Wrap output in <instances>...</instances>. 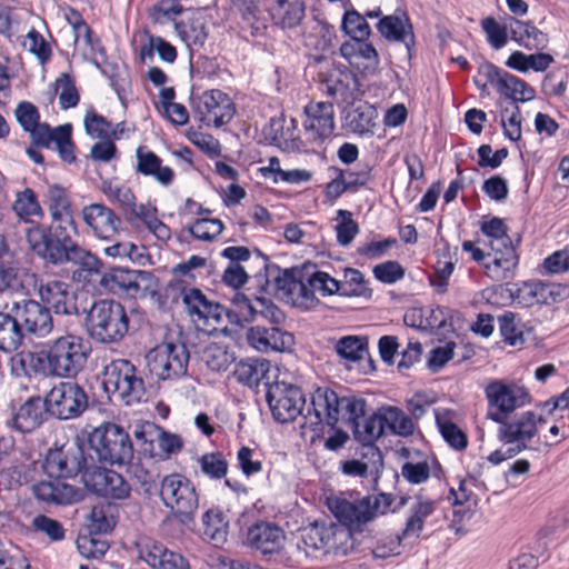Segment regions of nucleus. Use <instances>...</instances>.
I'll use <instances>...</instances> for the list:
<instances>
[{
	"label": "nucleus",
	"instance_id": "nucleus-58",
	"mask_svg": "<svg viewBox=\"0 0 569 569\" xmlns=\"http://www.w3.org/2000/svg\"><path fill=\"white\" fill-rule=\"evenodd\" d=\"M223 229L221 220L216 218H199L190 227L189 232L198 240L211 241Z\"/></svg>",
	"mask_w": 569,
	"mask_h": 569
},
{
	"label": "nucleus",
	"instance_id": "nucleus-12",
	"mask_svg": "<svg viewBox=\"0 0 569 569\" xmlns=\"http://www.w3.org/2000/svg\"><path fill=\"white\" fill-rule=\"evenodd\" d=\"M189 352L183 343L166 342L156 346L147 355L151 375L160 380H173L187 373Z\"/></svg>",
	"mask_w": 569,
	"mask_h": 569
},
{
	"label": "nucleus",
	"instance_id": "nucleus-18",
	"mask_svg": "<svg viewBox=\"0 0 569 569\" xmlns=\"http://www.w3.org/2000/svg\"><path fill=\"white\" fill-rule=\"evenodd\" d=\"M251 268L256 269L253 278L260 292L282 291L289 293L295 287L292 276L270 262L259 249L251 250Z\"/></svg>",
	"mask_w": 569,
	"mask_h": 569
},
{
	"label": "nucleus",
	"instance_id": "nucleus-55",
	"mask_svg": "<svg viewBox=\"0 0 569 569\" xmlns=\"http://www.w3.org/2000/svg\"><path fill=\"white\" fill-rule=\"evenodd\" d=\"M359 233V226L352 219L351 212L347 210L337 211L336 236L337 241L341 246H349L355 237Z\"/></svg>",
	"mask_w": 569,
	"mask_h": 569
},
{
	"label": "nucleus",
	"instance_id": "nucleus-59",
	"mask_svg": "<svg viewBox=\"0 0 569 569\" xmlns=\"http://www.w3.org/2000/svg\"><path fill=\"white\" fill-rule=\"evenodd\" d=\"M198 462L201 471L211 479H221L227 475L228 463L219 452L206 453Z\"/></svg>",
	"mask_w": 569,
	"mask_h": 569
},
{
	"label": "nucleus",
	"instance_id": "nucleus-27",
	"mask_svg": "<svg viewBox=\"0 0 569 569\" xmlns=\"http://www.w3.org/2000/svg\"><path fill=\"white\" fill-rule=\"evenodd\" d=\"M174 30L190 51L202 48L209 36L201 12L186 13L181 20L174 22Z\"/></svg>",
	"mask_w": 569,
	"mask_h": 569
},
{
	"label": "nucleus",
	"instance_id": "nucleus-50",
	"mask_svg": "<svg viewBox=\"0 0 569 569\" xmlns=\"http://www.w3.org/2000/svg\"><path fill=\"white\" fill-rule=\"evenodd\" d=\"M480 230L485 236L483 246L491 248L512 246L510 238L507 232V227L503 220L499 218H491L488 221H483L480 226Z\"/></svg>",
	"mask_w": 569,
	"mask_h": 569
},
{
	"label": "nucleus",
	"instance_id": "nucleus-39",
	"mask_svg": "<svg viewBox=\"0 0 569 569\" xmlns=\"http://www.w3.org/2000/svg\"><path fill=\"white\" fill-rule=\"evenodd\" d=\"M377 29L388 40L407 42L412 39V27L403 12L383 17Z\"/></svg>",
	"mask_w": 569,
	"mask_h": 569
},
{
	"label": "nucleus",
	"instance_id": "nucleus-46",
	"mask_svg": "<svg viewBox=\"0 0 569 569\" xmlns=\"http://www.w3.org/2000/svg\"><path fill=\"white\" fill-rule=\"evenodd\" d=\"M433 510V500L425 497H417L415 503L411 506V515L406 522L403 535L419 537L423 530L425 519L428 518Z\"/></svg>",
	"mask_w": 569,
	"mask_h": 569
},
{
	"label": "nucleus",
	"instance_id": "nucleus-14",
	"mask_svg": "<svg viewBox=\"0 0 569 569\" xmlns=\"http://www.w3.org/2000/svg\"><path fill=\"white\" fill-rule=\"evenodd\" d=\"M47 410L59 419H72L88 406L84 390L72 381H61L48 392L44 399Z\"/></svg>",
	"mask_w": 569,
	"mask_h": 569
},
{
	"label": "nucleus",
	"instance_id": "nucleus-56",
	"mask_svg": "<svg viewBox=\"0 0 569 569\" xmlns=\"http://www.w3.org/2000/svg\"><path fill=\"white\" fill-rule=\"evenodd\" d=\"M201 360L213 371L226 370L231 362V356L226 347L218 343H211L202 350Z\"/></svg>",
	"mask_w": 569,
	"mask_h": 569
},
{
	"label": "nucleus",
	"instance_id": "nucleus-43",
	"mask_svg": "<svg viewBox=\"0 0 569 569\" xmlns=\"http://www.w3.org/2000/svg\"><path fill=\"white\" fill-rule=\"evenodd\" d=\"M437 427L445 441L455 450L462 451L468 446L467 435L449 418L448 410H436Z\"/></svg>",
	"mask_w": 569,
	"mask_h": 569
},
{
	"label": "nucleus",
	"instance_id": "nucleus-7",
	"mask_svg": "<svg viewBox=\"0 0 569 569\" xmlns=\"http://www.w3.org/2000/svg\"><path fill=\"white\" fill-rule=\"evenodd\" d=\"M487 401V419L501 423L520 408L531 403L529 389L517 381L492 379L483 388Z\"/></svg>",
	"mask_w": 569,
	"mask_h": 569
},
{
	"label": "nucleus",
	"instance_id": "nucleus-53",
	"mask_svg": "<svg viewBox=\"0 0 569 569\" xmlns=\"http://www.w3.org/2000/svg\"><path fill=\"white\" fill-rule=\"evenodd\" d=\"M227 310L219 303L209 301L206 309L196 318L194 323L200 327L203 331L209 333L216 331H222V318L226 316Z\"/></svg>",
	"mask_w": 569,
	"mask_h": 569
},
{
	"label": "nucleus",
	"instance_id": "nucleus-22",
	"mask_svg": "<svg viewBox=\"0 0 569 569\" xmlns=\"http://www.w3.org/2000/svg\"><path fill=\"white\" fill-rule=\"evenodd\" d=\"M36 287L43 306L52 309L57 315L77 312L76 297L69 283L57 279H41Z\"/></svg>",
	"mask_w": 569,
	"mask_h": 569
},
{
	"label": "nucleus",
	"instance_id": "nucleus-3",
	"mask_svg": "<svg viewBox=\"0 0 569 569\" xmlns=\"http://www.w3.org/2000/svg\"><path fill=\"white\" fill-rule=\"evenodd\" d=\"M14 116L21 128L30 134L33 144L58 151L60 158L66 162L70 163L76 159L70 124L52 129L48 123L40 122L37 107L29 101L18 103Z\"/></svg>",
	"mask_w": 569,
	"mask_h": 569
},
{
	"label": "nucleus",
	"instance_id": "nucleus-49",
	"mask_svg": "<svg viewBox=\"0 0 569 569\" xmlns=\"http://www.w3.org/2000/svg\"><path fill=\"white\" fill-rule=\"evenodd\" d=\"M341 30L353 41L368 40L371 34V29L366 17L360 14L352 7L346 9L342 16Z\"/></svg>",
	"mask_w": 569,
	"mask_h": 569
},
{
	"label": "nucleus",
	"instance_id": "nucleus-41",
	"mask_svg": "<svg viewBox=\"0 0 569 569\" xmlns=\"http://www.w3.org/2000/svg\"><path fill=\"white\" fill-rule=\"evenodd\" d=\"M496 292L513 297V302L522 307L541 305V282L510 283L509 288H498Z\"/></svg>",
	"mask_w": 569,
	"mask_h": 569
},
{
	"label": "nucleus",
	"instance_id": "nucleus-51",
	"mask_svg": "<svg viewBox=\"0 0 569 569\" xmlns=\"http://www.w3.org/2000/svg\"><path fill=\"white\" fill-rule=\"evenodd\" d=\"M352 427L355 438L362 445H371L385 435L378 410L367 419H360Z\"/></svg>",
	"mask_w": 569,
	"mask_h": 569
},
{
	"label": "nucleus",
	"instance_id": "nucleus-28",
	"mask_svg": "<svg viewBox=\"0 0 569 569\" xmlns=\"http://www.w3.org/2000/svg\"><path fill=\"white\" fill-rule=\"evenodd\" d=\"M311 410L319 422L335 426L339 420L341 398L328 387L317 388L310 397Z\"/></svg>",
	"mask_w": 569,
	"mask_h": 569
},
{
	"label": "nucleus",
	"instance_id": "nucleus-23",
	"mask_svg": "<svg viewBox=\"0 0 569 569\" xmlns=\"http://www.w3.org/2000/svg\"><path fill=\"white\" fill-rule=\"evenodd\" d=\"M303 113L302 127L311 140L321 141L333 134L335 110L331 103L311 101Z\"/></svg>",
	"mask_w": 569,
	"mask_h": 569
},
{
	"label": "nucleus",
	"instance_id": "nucleus-8",
	"mask_svg": "<svg viewBox=\"0 0 569 569\" xmlns=\"http://www.w3.org/2000/svg\"><path fill=\"white\" fill-rule=\"evenodd\" d=\"M102 386L111 399L127 406L140 402L146 391L137 368L127 359H116L104 366Z\"/></svg>",
	"mask_w": 569,
	"mask_h": 569
},
{
	"label": "nucleus",
	"instance_id": "nucleus-54",
	"mask_svg": "<svg viewBox=\"0 0 569 569\" xmlns=\"http://www.w3.org/2000/svg\"><path fill=\"white\" fill-rule=\"evenodd\" d=\"M101 191L109 201L118 203L126 210H129L136 201V196L130 188L118 184L112 180H103Z\"/></svg>",
	"mask_w": 569,
	"mask_h": 569
},
{
	"label": "nucleus",
	"instance_id": "nucleus-31",
	"mask_svg": "<svg viewBox=\"0 0 569 569\" xmlns=\"http://www.w3.org/2000/svg\"><path fill=\"white\" fill-rule=\"evenodd\" d=\"M490 262L483 263L485 271L492 280L501 281L513 276L518 257L512 246L491 248Z\"/></svg>",
	"mask_w": 569,
	"mask_h": 569
},
{
	"label": "nucleus",
	"instance_id": "nucleus-48",
	"mask_svg": "<svg viewBox=\"0 0 569 569\" xmlns=\"http://www.w3.org/2000/svg\"><path fill=\"white\" fill-rule=\"evenodd\" d=\"M14 213L20 220L30 222L33 217L41 218L43 210L37 199L34 191L30 188H26L23 191L16 193V200L12 204Z\"/></svg>",
	"mask_w": 569,
	"mask_h": 569
},
{
	"label": "nucleus",
	"instance_id": "nucleus-1",
	"mask_svg": "<svg viewBox=\"0 0 569 569\" xmlns=\"http://www.w3.org/2000/svg\"><path fill=\"white\" fill-rule=\"evenodd\" d=\"M91 345L84 337L66 332L44 343L39 352H20L11 358L16 376L38 373L57 378H74L89 360Z\"/></svg>",
	"mask_w": 569,
	"mask_h": 569
},
{
	"label": "nucleus",
	"instance_id": "nucleus-47",
	"mask_svg": "<svg viewBox=\"0 0 569 569\" xmlns=\"http://www.w3.org/2000/svg\"><path fill=\"white\" fill-rule=\"evenodd\" d=\"M23 333L18 325L16 315L0 311V350L13 351L22 340Z\"/></svg>",
	"mask_w": 569,
	"mask_h": 569
},
{
	"label": "nucleus",
	"instance_id": "nucleus-33",
	"mask_svg": "<svg viewBox=\"0 0 569 569\" xmlns=\"http://www.w3.org/2000/svg\"><path fill=\"white\" fill-rule=\"evenodd\" d=\"M305 11L303 0H276L269 8L272 21L283 29L299 26L305 17Z\"/></svg>",
	"mask_w": 569,
	"mask_h": 569
},
{
	"label": "nucleus",
	"instance_id": "nucleus-26",
	"mask_svg": "<svg viewBox=\"0 0 569 569\" xmlns=\"http://www.w3.org/2000/svg\"><path fill=\"white\" fill-rule=\"evenodd\" d=\"M152 276L143 270H127L122 268H113L100 278V286L110 292L126 291L131 295H139L146 291L147 284Z\"/></svg>",
	"mask_w": 569,
	"mask_h": 569
},
{
	"label": "nucleus",
	"instance_id": "nucleus-2",
	"mask_svg": "<svg viewBox=\"0 0 569 569\" xmlns=\"http://www.w3.org/2000/svg\"><path fill=\"white\" fill-rule=\"evenodd\" d=\"M323 503L337 522L352 536L363 532L377 517L397 510L393 507L395 497L385 492L371 497L361 496L353 490H330L325 492Z\"/></svg>",
	"mask_w": 569,
	"mask_h": 569
},
{
	"label": "nucleus",
	"instance_id": "nucleus-25",
	"mask_svg": "<svg viewBox=\"0 0 569 569\" xmlns=\"http://www.w3.org/2000/svg\"><path fill=\"white\" fill-rule=\"evenodd\" d=\"M486 78L501 96L516 103L527 102L535 98L536 92L532 87L495 66L487 67Z\"/></svg>",
	"mask_w": 569,
	"mask_h": 569
},
{
	"label": "nucleus",
	"instance_id": "nucleus-15",
	"mask_svg": "<svg viewBox=\"0 0 569 569\" xmlns=\"http://www.w3.org/2000/svg\"><path fill=\"white\" fill-rule=\"evenodd\" d=\"M90 463L84 456L82 445L78 440L49 450L44 459L47 472L57 478H69L79 472L83 475Z\"/></svg>",
	"mask_w": 569,
	"mask_h": 569
},
{
	"label": "nucleus",
	"instance_id": "nucleus-6",
	"mask_svg": "<svg viewBox=\"0 0 569 569\" xmlns=\"http://www.w3.org/2000/svg\"><path fill=\"white\" fill-rule=\"evenodd\" d=\"M129 319L123 306L112 299L96 301L87 316L89 336L101 343L119 342L128 332Z\"/></svg>",
	"mask_w": 569,
	"mask_h": 569
},
{
	"label": "nucleus",
	"instance_id": "nucleus-11",
	"mask_svg": "<svg viewBox=\"0 0 569 569\" xmlns=\"http://www.w3.org/2000/svg\"><path fill=\"white\" fill-rule=\"evenodd\" d=\"M159 493L163 505L181 522L187 523L193 519L199 499L194 486L184 476L178 473L166 476L161 480Z\"/></svg>",
	"mask_w": 569,
	"mask_h": 569
},
{
	"label": "nucleus",
	"instance_id": "nucleus-36",
	"mask_svg": "<svg viewBox=\"0 0 569 569\" xmlns=\"http://www.w3.org/2000/svg\"><path fill=\"white\" fill-rule=\"evenodd\" d=\"M382 425L383 433L408 437L413 433L415 423L412 419L396 406H381L377 409Z\"/></svg>",
	"mask_w": 569,
	"mask_h": 569
},
{
	"label": "nucleus",
	"instance_id": "nucleus-19",
	"mask_svg": "<svg viewBox=\"0 0 569 569\" xmlns=\"http://www.w3.org/2000/svg\"><path fill=\"white\" fill-rule=\"evenodd\" d=\"M80 214L90 234L100 241H113L121 232V219L104 203L86 204Z\"/></svg>",
	"mask_w": 569,
	"mask_h": 569
},
{
	"label": "nucleus",
	"instance_id": "nucleus-37",
	"mask_svg": "<svg viewBox=\"0 0 569 569\" xmlns=\"http://www.w3.org/2000/svg\"><path fill=\"white\" fill-rule=\"evenodd\" d=\"M33 495L44 502L69 505L76 500L74 489L60 481H41L32 486Z\"/></svg>",
	"mask_w": 569,
	"mask_h": 569
},
{
	"label": "nucleus",
	"instance_id": "nucleus-38",
	"mask_svg": "<svg viewBox=\"0 0 569 569\" xmlns=\"http://www.w3.org/2000/svg\"><path fill=\"white\" fill-rule=\"evenodd\" d=\"M283 539L282 530L276 526L260 523L251 528V547L262 553H271L278 550Z\"/></svg>",
	"mask_w": 569,
	"mask_h": 569
},
{
	"label": "nucleus",
	"instance_id": "nucleus-21",
	"mask_svg": "<svg viewBox=\"0 0 569 569\" xmlns=\"http://www.w3.org/2000/svg\"><path fill=\"white\" fill-rule=\"evenodd\" d=\"M84 486L98 496L121 500L129 496L130 487L118 472L90 463L82 475Z\"/></svg>",
	"mask_w": 569,
	"mask_h": 569
},
{
	"label": "nucleus",
	"instance_id": "nucleus-10",
	"mask_svg": "<svg viewBox=\"0 0 569 569\" xmlns=\"http://www.w3.org/2000/svg\"><path fill=\"white\" fill-rule=\"evenodd\" d=\"M307 555H347L355 548V536L338 522H316L301 533Z\"/></svg>",
	"mask_w": 569,
	"mask_h": 569
},
{
	"label": "nucleus",
	"instance_id": "nucleus-40",
	"mask_svg": "<svg viewBox=\"0 0 569 569\" xmlns=\"http://www.w3.org/2000/svg\"><path fill=\"white\" fill-rule=\"evenodd\" d=\"M117 506L110 502H99L91 508L87 516L88 529L91 533H107L116 525Z\"/></svg>",
	"mask_w": 569,
	"mask_h": 569
},
{
	"label": "nucleus",
	"instance_id": "nucleus-5",
	"mask_svg": "<svg viewBox=\"0 0 569 569\" xmlns=\"http://www.w3.org/2000/svg\"><path fill=\"white\" fill-rule=\"evenodd\" d=\"M50 218L51 227L36 223L24 232L29 249L43 260L53 257L56 250H66L76 244L73 237L79 234L72 209L52 213Z\"/></svg>",
	"mask_w": 569,
	"mask_h": 569
},
{
	"label": "nucleus",
	"instance_id": "nucleus-57",
	"mask_svg": "<svg viewBox=\"0 0 569 569\" xmlns=\"http://www.w3.org/2000/svg\"><path fill=\"white\" fill-rule=\"evenodd\" d=\"M98 533H91L89 531L88 535H81L77 539V548L80 555L84 558H100L108 550L109 546L107 541L100 537H97Z\"/></svg>",
	"mask_w": 569,
	"mask_h": 569
},
{
	"label": "nucleus",
	"instance_id": "nucleus-4",
	"mask_svg": "<svg viewBox=\"0 0 569 569\" xmlns=\"http://www.w3.org/2000/svg\"><path fill=\"white\" fill-rule=\"evenodd\" d=\"M258 306H251V347L261 352L291 351L295 338L276 325L283 321L282 312L266 298L257 297Z\"/></svg>",
	"mask_w": 569,
	"mask_h": 569
},
{
	"label": "nucleus",
	"instance_id": "nucleus-60",
	"mask_svg": "<svg viewBox=\"0 0 569 569\" xmlns=\"http://www.w3.org/2000/svg\"><path fill=\"white\" fill-rule=\"evenodd\" d=\"M74 37V47L82 51L84 57H92L102 49L97 40L92 38V31L87 23H79L72 29Z\"/></svg>",
	"mask_w": 569,
	"mask_h": 569
},
{
	"label": "nucleus",
	"instance_id": "nucleus-9",
	"mask_svg": "<svg viewBox=\"0 0 569 569\" xmlns=\"http://www.w3.org/2000/svg\"><path fill=\"white\" fill-rule=\"evenodd\" d=\"M88 443L101 462L121 466L133 457L128 432L116 423L106 422L93 428L88 435Z\"/></svg>",
	"mask_w": 569,
	"mask_h": 569
},
{
	"label": "nucleus",
	"instance_id": "nucleus-44",
	"mask_svg": "<svg viewBox=\"0 0 569 569\" xmlns=\"http://www.w3.org/2000/svg\"><path fill=\"white\" fill-rule=\"evenodd\" d=\"M335 350L347 362H359L368 356V338L363 336H345L336 342Z\"/></svg>",
	"mask_w": 569,
	"mask_h": 569
},
{
	"label": "nucleus",
	"instance_id": "nucleus-42",
	"mask_svg": "<svg viewBox=\"0 0 569 569\" xmlns=\"http://www.w3.org/2000/svg\"><path fill=\"white\" fill-rule=\"evenodd\" d=\"M203 536L214 546H221L227 541L228 521L219 509H210L202 516Z\"/></svg>",
	"mask_w": 569,
	"mask_h": 569
},
{
	"label": "nucleus",
	"instance_id": "nucleus-64",
	"mask_svg": "<svg viewBox=\"0 0 569 569\" xmlns=\"http://www.w3.org/2000/svg\"><path fill=\"white\" fill-rule=\"evenodd\" d=\"M181 298L186 310L193 322L209 303V300L201 290L196 288H184L181 291Z\"/></svg>",
	"mask_w": 569,
	"mask_h": 569
},
{
	"label": "nucleus",
	"instance_id": "nucleus-62",
	"mask_svg": "<svg viewBox=\"0 0 569 569\" xmlns=\"http://www.w3.org/2000/svg\"><path fill=\"white\" fill-rule=\"evenodd\" d=\"M83 122L87 133L93 138L108 139L114 134L111 123L93 110L87 111Z\"/></svg>",
	"mask_w": 569,
	"mask_h": 569
},
{
	"label": "nucleus",
	"instance_id": "nucleus-29",
	"mask_svg": "<svg viewBox=\"0 0 569 569\" xmlns=\"http://www.w3.org/2000/svg\"><path fill=\"white\" fill-rule=\"evenodd\" d=\"M136 171L139 174L151 177L159 184L168 187L173 182V170L162 164V160L146 147H139L136 151Z\"/></svg>",
	"mask_w": 569,
	"mask_h": 569
},
{
	"label": "nucleus",
	"instance_id": "nucleus-16",
	"mask_svg": "<svg viewBox=\"0 0 569 569\" xmlns=\"http://www.w3.org/2000/svg\"><path fill=\"white\" fill-rule=\"evenodd\" d=\"M267 401L273 418L280 423H288L301 415L306 399L297 386L276 382L268 388Z\"/></svg>",
	"mask_w": 569,
	"mask_h": 569
},
{
	"label": "nucleus",
	"instance_id": "nucleus-17",
	"mask_svg": "<svg viewBox=\"0 0 569 569\" xmlns=\"http://www.w3.org/2000/svg\"><path fill=\"white\" fill-rule=\"evenodd\" d=\"M192 108L199 121L208 127H221L229 122L234 114L231 99L218 89L208 90L193 97Z\"/></svg>",
	"mask_w": 569,
	"mask_h": 569
},
{
	"label": "nucleus",
	"instance_id": "nucleus-24",
	"mask_svg": "<svg viewBox=\"0 0 569 569\" xmlns=\"http://www.w3.org/2000/svg\"><path fill=\"white\" fill-rule=\"evenodd\" d=\"M46 261L52 264H77L78 269L73 271V278L77 280H89L92 276L99 274L102 268L101 260L78 243L67 247L66 250L53 251V257Z\"/></svg>",
	"mask_w": 569,
	"mask_h": 569
},
{
	"label": "nucleus",
	"instance_id": "nucleus-34",
	"mask_svg": "<svg viewBox=\"0 0 569 569\" xmlns=\"http://www.w3.org/2000/svg\"><path fill=\"white\" fill-rule=\"evenodd\" d=\"M511 39L528 51H542L549 44V36L529 21L517 20L511 29Z\"/></svg>",
	"mask_w": 569,
	"mask_h": 569
},
{
	"label": "nucleus",
	"instance_id": "nucleus-45",
	"mask_svg": "<svg viewBox=\"0 0 569 569\" xmlns=\"http://www.w3.org/2000/svg\"><path fill=\"white\" fill-rule=\"evenodd\" d=\"M499 332L503 342L510 347H520L525 343V325L511 311L498 317Z\"/></svg>",
	"mask_w": 569,
	"mask_h": 569
},
{
	"label": "nucleus",
	"instance_id": "nucleus-63",
	"mask_svg": "<svg viewBox=\"0 0 569 569\" xmlns=\"http://www.w3.org/2000/svg\"><path fill=\"white\" fill-rule=\"evenodd\" d=\"M136 546L138 549L139 558L146 561L152 568H157L158 561L161 558V552H163L166 546L146 536L140 537Z\"/></svg>",
	"mask_w": 569,
	"mask_h": 569
},
{
	"label": "nucleus",
	"instance_id": "nucleus-32",
	"mask_svg": "<svg viewBox=\"0 0 569 569\" xmlns=\"http://www.w3.org/2000/svg\"><path fill=\"white\" fill-rule=\"evenodd\" d=\"M47 406L41 398H29L13 417V426L20 432H30L41 426L47 417Z\"/></svg>",
	"mask_w": 569,
	"mask_h": 569
},
{
	"label": "nucleus",
	"instance_id": "nucleus-30",
	"mask_svg": "<svg viewBox=\"0 0 569 569\" xmlns=\"http://www.w3.org/2000/svg\"><path fill=\"white\" fill-rule=\"evenodd\" d=\"M231 306L232 308L226 312L228 323L223 326V333L237 339L244 338L249 341V330L246 329L249 315V298L244 292L236 290L231 298Z\"/></svg>",
	"mask_w": 569,
	"mask_h": 569
},
{
	"label": "nucleus",
	"instance_id": "nucleus-52",
	"mask_svg": "<svg viewBox=\"0 0 569 569\" xmlns=\"http://www.w3.org/2000/svg\"><path fill=\"white\" fill-rule=\"evenodd\" d=\"M54 91L61 109L67 110L79 103V92L73 79L68 73H61L54 81Z\"/></svg>",
	"mask_w": 569,
	"mask_h": 569
},
{
	"label": "nucleus",
	"instance_id": "nucleus-61",
	"mask_svg": "<svg viewBox=\"0 0 569 569\" xmlns=\"http://www.w3.org/2000/svg\"><path fill=\"white\" fill-rule=\"evenodd\" d=\"M159 427L152 422H143L137 425L133 430V436L137 443L141 447L144 453H149L151 457L157 456L153 443L159 435Z\"/></svg>",
	"mask_w": 569,
	"mask_h": 569
},
{
	"label": "nucleus",
	"instance_id": "nucleus-35",
	"mask_svg": "<svg viewBox=\"0 0 569 569\" xmlns=\"http://www.w3.org/2000/svg\"><path fill=\"white\" fill-rule=\"evenodd\" d=\"M553 61L555 59L550 53L537 51L527 54L520 50H515L509 54L505 64L507 68L520 73L529 71L545 72Z\"/></svg>",
	"mask_w": 569,
	"mask_h": 569
},
{
	"label": "nucleus",
	"instance_id": "nucleus-13",
	"mask_svg": "<svg viewBox=\"0 0 569 569\" xmlns=\"http://www.w3.org/2000/svg\"><path fill=\"white\" fill-rule=\"evenodd\" d=\"M546 423L545 417L536 410H527L512 420L505 419L499 423L497 438L502 445L519 449V453L529 448V442L538 437L540 427Z\"/></svg>",
	"mask_w": 569,
	"mask_h": 569
},
{
	"label": "nucleus",
	"instance_id": "nucleus-20",
	"mask_svg": "<svg viewBox=\"0 0 569 569\" xmlns=\"http://www.w3.org/2000/svg\"><path fill=\"white\" fill-rule=\"evenodd\" d=\"M16 315L21 332L37 338L47 337L53 329L49 308L34 300L13 302L10 309Z\"/></svg>",
	"mask_w": 569,
	"mask_h": 569
}]
</instances>
